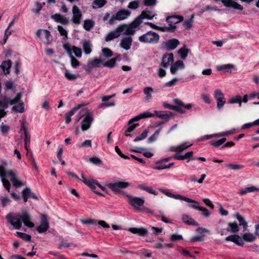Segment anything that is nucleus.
Returning a JSON list of instances; mask_svg holds the SVG:
<instances>
[{
    "label": "nucleus",
    "mask_w": 259,
    "mask_h": 259,
    "mask_svg": "<svg viewBox=\"0 0 259 259\" xmlns=\"http://www.w3.org/2000/svg\"><path fill=\"white\" fill-rule=\"evenodd\" d=\"M129 231L141 236H145L148 233V230L144 228H130Z\"/></svg>",
    "instance_id": "nucleus-28"
},
{
    "label": "nucleus",
    "mask_w": 259,
    "mask_h": 259,
    "mask_svg": "<svg viewBox=\"0 0 259 259\" xmlns=\"http://www.w3.org/2000/svg\"><path fill=\"white\" fill-rule=\"evenodd\" d=\"M139 124L138 123L130 124V121H129L128 123V127L127 128V130H126V131H125V135L126 136H130L131 135L129 134H127V133H131V132H133L137 126H139Z\"/></svg>",
    "instance_id": "nucleus-49"
},
{
    "label": "nucleus",
    "mask_w": 259,
    "mask_h": 259,
    "mask_svg": "<svg viewBox=\"0 0 259 259\" xmlns=\"http://www.w3.org/2000/svg\"><path fill=\"white\" fill-rule=\"evenodd\" d=\"M131 12L126 9L119 10L117 12L113 15L109 20V23L110 25H113L115 23L116 21H122L128 19L130 16Z\"/></svg>",
    "instance_id": "nucleus-9"
},
{
    "label": "nucleus",
    "mask_w": 259,
    "mask_h": 259,
    "mask_svg": "<svg viewBox=\"0 0 259 259\" xmlns=\"http://www.w3.org/2000/svg\"><path fill=\"white\" fill-rule=\"evenodd\" d=\"M242 103V97L240 95H236L235 97H232L229 101V103L230 104H236L239 103V106H241Z\"/></svg>",
    "instance_id": "nucleus-45"
},
{
    "label": "nucleus",
    "mask_w": 259,
    "mask_h": 259,
    "mask_svg": "<svg viewBox=\"0 0 259 259\" xmlns=\"http://www.w3.org/2000/svg\"><path fill=\"white\" fill-rule=\"evenodd\" d=\"M200 97L204 103L208 104H209L211 103V101L210 98V97L207 94H205V93L202 94L201 95Z\"/></svg>",
    "instance_id": "nucleus-61"
},
{
    "label": "nucleus",
    "mask_w": 259,
    "mask_h": 259,
    "mask_svg": "<svg viewBox=\"0 0 259 259\" xmlns=\"http://www.w3.org/2000/svg\"><path fill=\"white\" fill-rule=\"evenodd\" d=\"M36 35L39 40L45 45H49L53 40L50 32L45 29H39L37 30Z\"/></svg>",
    "instance_id": "nucleus-7"
},
{
    "label": "nucleus",
    "mask_w": 259,
    "mask_h": 259,
    "mask_svg": "<svg viewBox=\"0 0 259 259\" xmlns=\"http://www.w3.org/2000/svg\"><path fill=\"white\" fill-rule=\"evenodd\" d=\"M255 191L259 192V187H257L254 186H250L241 189L239 192V194L240 195H243L248 193L253 192Z\"/></svg>",
    "instance_id": "nucleus-31"
},
{
    "label": "nucleus",
    "mask_w": 259,
    "mask_h": 259,
    "mask_svg": "<svg viewBox=\"0 0 259 259\" xmlns=\"http://www.w3.org/2000/svg\"><path fill=\"white\" fill-rule=\"evenodd\" d=\"M97 184H98L97 181L94 179H90L86 185L89 186L92 190H94L96 186H97Z\"/></svg>",
    "instance_id": "nucleus-57"
},
{
    "label": "nucleus",
    "mask_w": 259,
    "mask_h": 259,
    "mask_svg": "<svg viewBox=\"0 0 259 259\" xmlns=\"http://www.w3.org/2000/svg\"><path fill=\"white\" fill-rule=\"evenodd\" d=\"M226 165L234 170H237L244 168V166L243 165L237 163H228L226 164Z\"/></svg>",
    "instance_id": "nucleus-48"
},
{
    "label": "nucleus",
    "mask_w": 259,
    "mask_h": 259,
    "mask_svg": "<svg viewBox=\"0 0 259 259\" xmlns=\"http://www.w3.org/2000/svg\"><path fill=\"white\" fill-rule=\"evenodd\" d=\"M45 3L41 4L38 2H36L35 3V5L36 8H33L31 10L32 12L35 13V14H38L39 13V12L42 9V5H44Z\"/></svg>",
    "instance_id": "nucleus-52"
},
{
    "label": "nucleus",
    "mask_w": 259,
    "mask_h": 259,
    "mask_svg": "<svg viewBox=\"0 0 259 259\" xmlns=\"http://www.w3.org/2000/svg\"><path fill=\"white\" fill-rule=\"evenodd\" d=\"M176 26H170L168 27L164 26V27H160L159 26L158 30H160L162 32H169V31H173L176 29Z\"/></svg>",
    "instance_id": "nucleus-58"
},
{
    "label": "nucleus",
    "mask_w": 259,
    "mask_h": 259,
    "mask_svg": "<svg viewBox=\"0 0 259 259\" xmlns=\"http://www.w3.org/2000/svg\"><path fill=\"white\" fill-rule=\"evenodd\" d=\"M227 230L235 233L239 231V226L236 223H229Z\"/></svg>",
    "instance_id": "nucleus-40"
},
{
    "label": "nucleus",
    "mask_w": 259,
    "mask_h": 259,
    "mask_svg": "<svg viewBox=\"0 0 259 259\" xmlns=\"http://www.w3.org/2000/svg\"><path fill=\"white\" fill-rule=\"evenodd\" d=\"M49 228V222L47 216L45 214H42L41 217V222L40 225L37 227L36 230L39 233H43L46 232Z\"/></svg>",
    "instance_id": "nucleus-16"
},
{
    "label": "nucleus",
    "mask_w": 259,
    "mask_h": 259,
    "mask_svg": "<svg viewBox=\"0 0 259 259\" xmlns=\"http://www.w3.org/2000/svg\"><path fill=\"white\" fill-rule=\"evenodd\" d=\"M16 234L17 236L23 239L25 241H29L31 240V236L28 234H26L24 233H22L20 232H17Z\"/></svg>",
    "instance_id": "nucleus-55"
},
{
    "label": "nucleus",
    "mask_w": 259,
    "mask_h": 259,
    "mask_svg": "<svg viewBox=\"0 0 259 259\" xmlns=\"http://www.w3.org/2000/svg\"><path fill=\"white\" fill-rule=\"evenodd\" d=\"M154 112L155 113V116L159 118L165 119L166 121L169 120V116L172 115V113L171 112L167 111H158L157 110H154Z\"/></svg>",
    "instance_id": "nucleus-24"
},
{
    "label": "nucleus",
    "mask_w": 259,
    "mask_h": 259,
    "mask_svg": "<svg viewBox=\"0 0 259 259\" xmlns=\"http://www.w3.org/2000/svg\"><path fill=\"white\" fill-rule=\"evenodd\" d=\"M178 81H179L178 78H176V77H175V78H172L171 80H170V81L166 82L164 84V87H172V86L177 84V83H178Z\"/></svg>",
    "instance_id": "nucleus-59"
},
{
    "label": "nucleus",
    "mask_w": 259,
    "mask_h": 259,
    "mask_svg": "<svg viewBox=\"0 0 259 259\" xmlns=\"http://www.w3.org/2000/svg\"><path fill=\"white\" fill-rule=\"evenodd\" d=\"M192 145V144H189L188 142H185L178 146L170 147L168 149V151L180 153L183 151L185 149L188 148V147L191 146Z\"/></svg>",
    "instance_id": "nucleus-19"
},
{
    "label": "nucleus",
    "mask_w": 259,
    "mask_h": 259,
    "mask_svg": "<svg viewBox=\"0 0 259 259\" xmlns=\"http://www.w3.org/2000/svg\"><path fill=\"white\" fill-rule=\"evenodd\" d=\"M148 133V130H145L141 134V136L136 137L134 139V142H138V141H141V140H142L145 139L147 137V136Z\"/></svg>",
    "instance_id": "nucleus-64"
},
{
    "label": "nucleus",
    "mask_w": 259,
    "mask_h": 259,
    "mask_svg": "<svg viewBox=\"0 0 259 259\" xmlns=\"http://www.w3.org/2000/svg\"><path fill=\"white\" fill-rule=\"evenodd\" d=\"M213 97L217 102V108L222 109L226 102L224 94L220 89H217L213 92Z\"/></svg>",
    "instance_id": "nucleus-11"
},
{
    "label": "nucleus",
    "mask_w": 259,
    "mask_h": 259,
    "mask_svg": "<svg viewBox=\"0 0 259 259\" xmlns=\"http://www.w3.org/2000/svg\"><path fill=\"white\" fill-rule=\"evenodd\" d=\"M107 186L112 191L119 193L120 189H124L129 187L130 183L125 181H115L109 183Z\"/></svg>",
    "instance_id": "nucleus-13"
},
{
    "label": "nucleus",
    "mask_w": 259,
    "mask_h": 259,
    "mask_svg": "<svg viewBox=\"0 0 259 259\" xmlns=\"http://www.w3.org/2000/svg\"><path fill=\"white\" fill-rule=\"evenodd\" d=\"M194 18V16L193 15L191 16V18L189 20H186L184 22L183 25L186 29H190L192 27Z\"/></svg>",
    "instance_id": "nucleus-50"
},
{
    "label": "nucleus",
    "mask_w": 259,
    "mask_h": 259,
    "mask_svg": "<svg viewBox=\"0 0 259 259\" xmlns=\"http://www.w3.org/2000/svg\"><path fill=\"white\" fill-rule=\"evenodd\" d=\"M6 219L15 229H19L23 222L25 226L33 228L34 224L31 221V218L28 212L23 210L20 213H9L6 215Z\"/></svg>",
    "instance_id": "nucleus-1"
},
{
    "label": "nucleus",
    "mask_w": 259,
    "mask_h": 259,
    "mask_svg": "<svg viewBox=\"0 0 259 259\" xmlns=\"http://www.w3.org/2000/svg\"><path fill=\"white\" fill-rule=\"evenodd\" d=\"M138 187L140 189L144 190L151 194H153L154 195H157L158 194V192L150 187L140 185L138 186Z\"/></svg>",
    "instance_id": "nucleus-43"
},
{
    "label": "nucleus",
    "mask_w": 259,
    "mask_h": 259,
    "mask_svg": "<svg viewBox=\"0 0 259 259\" xmlns=\"http://www.w3.org/2000/svg\"><path fill=\"white\" fill-rule=\"evenodd\" d=\"M234 217L238 220L240 226H243L244 231H246L247 229V223L245 221L244 218L238 213L234 214Z\"/></svg>",
    "instance_id": "nucleus-36"
},
{
    "label": "nucleus",
    "mask_w": 259,
    "mask_h": 259,
    "mask_svg": "<svg viewBox=\"0 0 259 259\" xmlns=\"http://www.w3.org/2000/svg\"><path fill=\"white\" fill-rule=\"evenodd\" d=\"M140 17H137L130 24H122L124 29L125 35H133L139 28L140 25L142 23Z\"/></svg>",
    "instance_id": "nucleus-6"
},
{
    "label": "nucleus",
    "mask_w": 259,
    "mask_h": 259,
    "mask_svg": "<svg viewBox=\"0 0 259 259\" xmlns=\"http://www.w3.org/2000/svg\"><path fill=\"white\" fill-rule=\"evenodd\" d=\"M63 47L66 51L69 56H73V53H74L75 56L77 58H80L82 56L81 49L75 46H71L69 43H65L63 44Z\"/></svg>",
    "instance_id": "nucleus-12"
},
{
    "label": "nucleus",
    "mask_w": 259,
    "mask_h": 259,
    "mask_svg": "<svg viewBox=\"0 0 259 259\" xmlns=\"http://www.w3.org/2000/svg\"><path fill=\"white\" fill-rule=\"evenodd\" d=\"M179 44V41L176 38H173L164 42L162 47L168 51L173 50L176 48Z\"/></svg>",
    "instance_id": "nucleus-17"
},
{
    "label": "nucleus",
    "mask_w": 259,
    "mask_h": 259,
    "mask_svg": "<svg viewBox=\"0 0 259 259\" xmlns=\"http://www.w3.org/2000/svg\"><path fill=\"white\" fill-rule=\"evenodd\" d=\"M143 92L145 95V100L147 102L150 101L152 98V94L154 92V89L151 87H146L144 88Z\"/></svg>",
    "instance_id": "nucleus-30"
},
{
    "label": "nucleus",
    "mask_w": 259,
    "mask_h": 259,
    "mask_svg": "<svg viewBox=\"0 0 259 259\" xmlns=\"http://www.w3.org/2000/svg\"><path fill=\"white\" fill-rule=\"evenodd\" d=\"M124 34V29L122 24L118 25L114 30L109 32L105 37V40L109 41L118 37L121 33Z\"/></svg>",
    "instance_id": "nucleus-14"
},
{
    "label": "nucleus",
    "mask_w": 259,
    "mask_h": 259,
    "mask_svg": "<svg viewBox=\"0 0 259 259\" xmlns=\"http://www.w3.org/2000/svg\"><path fill=\"white\" fill-rule=\"evenodd\" d=\"M242 239L247 242H253L256 239V237L251 233H245L243 234Z\"/></svg>",
    "instance_id": "nucleus-38"
},
{
    "label": "nucleus",
    "mask_w": 259,
    "mask_h": 259,
    "mask_svg": "<svg viewBox=\"0 0 259 259\" xmlns=\"http://www.w3.org/2000/svg\"><path fill=\"white\" fill-rule=\"evenodd\" d=\"M71 61V65L73 68H76L79 65V62L73 56H69Z\"/></svg>",
    "instance_id": "nucleus-62"
},
{
    "label": "nucleus",
    "mask_w": 259,
    "mask_h": 259,
    "mask_svg": "<svg viewBox=\"0 0 259 259\" xmlns=\"http://www.w3.org/2000/svg\"><path fill=\"white\" fill-rule=\"evenodd\" d=\"M235 69V65L231 64H224L220 66L218 68V70H224L227 72L232 73L233 70Z\"/></svg>",
    "instance_id": "nucleus-35"
},
{
    "label": "nucleus",
    "mask_w": 259,
    "mask_h": 259,
    "mask_svg": "<svg viewBox=\"0 0 259 259\" xmlns=\"http://www.w3.org/2000/svg\"><path fill=\"white\" fill-rule=\"evenodd\" d=\"M161 191L162 193L169 197L189 203V204L188 206L191 208L198 210L200 206L199 203L198 201L191 199L187 197L178 194H173L164 189H161Z\"/></svg>",
    "instance_id": "nucleus-2"
},
{
    "label": "nucleus",
    "mask_w": 259,
    "mask_h": 259,
    "mask_svg": "<svg viewBox=\"0 0 259 259\" xmlns=\"http://www.w3.org/2000/svg\"><path fill=\"white\" fill-rule=\"evenodd\" d=\"M126 196L128 204L136 211L138 212L141 211L145 203L144 199L142 197L132 196L128 194Z\"/></svg>",
    "instance_id": "nucleus-8"
},
{
    "label": "nucleus",
    "mask_w": 259,
    "mask_h": 259,
    "mask_svg": "<svg viewBox=\"0 0 259 259\" xmlns=\"http://www.w3.org/2000/svg\"><path fill=\"white\" fill-rule=\"evenodd\" d=\"M64 75L67 79L70 80H74L76 79L77 77V75L70 72L67 70H65Z\"/></svg>",
    "instance_id": "nucleus-53"
},
{
    "label": "nucleus",
    "mask_w": 259,
    "mask_h": 259,
    "mask_svg": "<svg viewBox=\"0 0 259 259\" xmlns=\"http://www.w3.org/2000/svg\"><path fill=\"white\" fill-rule=\"evenodd\" d=\"M188 52L189 50L186 48V45H184L183 47L179 49L178 54L182 59L185 60L188 56Z\"/></svg>",
    "instance_id": "nucleus-39"
},
{
    "label": "nucleus",
    "mask_w": 259,
    "mask_h": 259,
    "mask_svg": "<svg viewBox=\"0 0 259 259\" xmlns=\"http://www.w3.org/2000/svg\"><path fill=\"white\" fill-rule=\"evenodd\" d=\"M182 219L183 222L187 225L194 226H197L198 225V223L188 214H183Z\"/></svg>",
    "instance_id": "nucleus-32"
},
{
    "label": "nucleus",
    "mask_w": 259,
    "mask_h": 259,
    "mask_svg": "<svg viewBox=\"0 0 259 259\" xmlns=\"http://www.w3.org/2000/svg\"><path fill=\"white\" fill-rule=\"evenodd\" d=\"M21 98L22 94L21 93H17L16 96L11 100H9V98L6 96H2L0 100V107L6 109L9 105H13L19 103Z\"/></svg>",
    "instance_id": "nucleus-10"
},
{
    "label": "nucleus",
    "mask_w": 259,
    "mask_h": 259,
    "mask_svg": "<svg viewBox=\"0 0 259 259\" xmlns=\"http://www.w3.org/2000/svg\"><path fill=\"white\" fill-rule=\"evenodd\" d=\"M107 3L106 0H94L92 3L94 9H98L103 7Z\"/></svg>",
    "instance_id": "nucleus-41"
},
{
    "label": "nucleus",
    "mask_w": 259,
    "mask_h": 259,
    "mask_svg": "<svg viewBox=\"0 0 259 259\" xmlns=\"http://www.w3.org/2000/svg\"><path fill=\"white\" fill-rule=\"evenodd\" d=\"M227 241H231L239 246H243L244 242L242 237L241 238L239 235H232L227 237L225 239Z\"/></svg>",
    "instance_id": "nucleus-22"
},
{
    "label": "nucleus",
    "mask_w": 259,
    "mask_h": 259,
    "mask_svg": "<svg viewBox=\"0 0 259 259\" xmlns=\"http://www.w3.org/2000/svg\"><path fill=\"white\" fill-rule=\"evenodd\" d=\"M51 18L56 22L60 23L62 24L67 25L69 24V20L66 17L60 14H54L51 16Z\"/></svg>",
    "instance_id": "nucleus-27"
},
{
    "label": "nucleus",
    "mask_w": 259,
    "mask_h": 259,
    "mask_svg": "<svg viewBox=\"0 0 259 259\" xmlns=\"http://www.w3.org/2000/svg\"><path fill=\"white\" fill-rule=\"evenodd\" d=\"M116 61V59L115 58H112L103 63V66L107 67L109 68L113 67Z\"/></svg>",
    "instance_id": "nucleus-54"
},
{
    "label": "nucleus",
    "mask_w": 259,
    "mask_h": 259,
    "mask_svg": "<svg viewBox=\"0 0 259 259\" xmlns=\"http://www.w3.org/2000/svg\"><path fill=\"white\" fill-rule=\"evenodd\" d=\"M92 45L90 41L84 40L82 41V48L86 55H89L92 51Z\"/></svg>",
    "instance_id": "nucleus-33"
},
{
    "label": "nucleus",
    "mask_w": 259,
    "mask_h": 259,
    "mask_svg": "<svg viewBox=\"0 0 259 259\" xmlns=\"http://www.w3.org/2000/svg\"><path fill=\"white\" fill-rule=\"evenodd\" d=\"M183 20V17L181 16H171L167 17L166 21L170 26H176L175 25Z\"/></svg>",
    "instance_id": "nucleus-23"
},
{
    "label": "nucleus",
    "mask_w": 259,
    "mask_h": 259,
    "mask_svg": "<svg viewBox=\"0 0 259 259\" xmlns=\"http://www.w3.org/2000/svg\"><path fill=\"white\" fill-rule=\"evenodd\" d=\"M0 202L1 206L3 207H5L9 205L11 203L12 201L9 196L5 195L0 197Z\"/></svg>",
    "instance_id": "nucleus-37"
},
{
    "label": "nucleus",
    "mask_w": 259,
    "mask_h": 259,
    "mask_svg": "<svg viewBox=\"0 0 259 259\" xmlns=\"http://www.w3.org/2000/svg\"><path fill=\"white\" fill-rule=\"evenodd\" d=\"M24 147L27 151H28V146L30 143V135L29 134L24 135Z\"/></svg>",
    "instance_id": "nucleus-56"
},
{
    "label": "nucleus",
    "mask_w": 259,
    "mask_h": 259,
    "mask_svg": "<svg viewBox=\"0 0 259 259\" xmlns=\"http://www.w3.org/2000/svg\"><path fill=\"white\" fill-rule=\"evenodd\" d=\"M225 222L224 221H220L216 227L217 233L220 234L221 236L225 235L226 229L223 228Z\"/></svg>",
    "instance_id": "nucleus-42"
},
{
    "label": "nucleus",
    "mask_w": 259,
    "mask_h": 259,
    "mask_svg": "<svg viewBox=\"0 0 259 259\" xmlns=\"http://www.w3.org/2000/svg\"><path fill=\"white\" fill-rule=\"evenodd\" d=\"M72 22L76 25L80 24L82 18V13L79 8L76 5L73 6L72 9Z\"/></svg>",
    "instance_id": "nucleus-15"
},
{
    "label": "nucleus",
    "mask_w": 259,
    "mask_h": 259,
    "mask_svg": "<svg viewBox=\"0 0 259 259\" xmlns=\"http://www.w3.org/2000/svg\"><path fill=\"white\" fill-rule=\"evenodd\" d=\"M174 62V55L172 53H169L163 56L161 65L164 68L169 66Z\"/></svg>",
    "instance_id": "nucleus-20"
},
{
    "label": "nucleus",
    "mask_w": 259,
    "mask_h": 259,
    "mask_svg": "<svg viewBox=\"0 0 259 259\" xmlns=\"http://www.w3.org/2000/svg\"><path fill=\"white\" fill-rule=\"evenodd\" d=\"M102 53L104 57L109 58L113 55L112 51L107 48H103L102 49Z\"/></svg>",
    "instance_id": "nucleus-47"
},
{
    "label": "nucleus",
    "mask_w": 259,
    "mask_h": 259,
    "mask_svg": "<svg viewBox=\"0 0 259 259\" xmlns=\"http://www.w3.org/2000/svg\"><path fill=\"white\" fill-rule=\"evenodd\" d=\"M94 22L91 19L85 20L83 22V28L87 31H90L94 26Z\"/></svg>",
    "instance_id": "nucleus-44"
},
{
    "label": "nucleus",
    "mask_w": 259,
    "mask_h": 259,
    "mask_svg": "<svg viewBox=\"0 0 259 259\" xmlns=\"http://www.w3.org/2000/svg\"><path fill=\"white\" fill-rule=\"evenodd\" d=\"M12 66V62L10 60L3 61L0 68L2 69L3 73L8 74L10 72V68Z\"/></svg>",
    "instance_id": "nucleus-26"
},
{
    "label": "nucleus",
    "mask_w": 259,
    "mask_h": 259,
    "mask_svg": "<svg viewBox=\"0 0 259 259\" xmlns=\"http://www.w3.org/2000/svg\"><path fill=\"white\" fill-rule=\"evenodd\" d=\"M132 37L131 36H126L123 37L120 42V46L125 50H129L132 44Z\"/></svg>",
    "instance_id": "nucleus-21"
},
{
    "label": "nucleus",
    "mask_w": 259,
    "mask_h": 259,
    "mask_svg": "<svg viewBox=\"0 0 259 259\" xmlns=\"http://www.w3.org/2000/svg\"><path fill=\"white\" fill-rule=\"evenodd\" d=\"M12 110L19 113H22L24 111V104L23 103H19L17 106H14Z\"/></svg>",
    "instance_id": "nucleus-51"
},
{
    "label": "nucleus",
    "mask_w": 259,
    "mask_h": 259,
    "mask_svg": "<svg viewBox=\"0 0 259 259\" xmlns=\"http://www.w3.org/2000/svg\"><path fill=\"white\" fill-rule=\"evenodd\" d=\"M185 67L184 62L181 60L177 61L175 63H173L170 68V73L174 75L181 70H183Z\"/></svg>",
    "instance_id": "nucleus-18"
},
{
    "label": "nucleus",
    "mask_w": 259,
    "mask_h": 259,
    "mask_svg": "<svg viewBox=\"0 0 259 259\" xmlns=\"http://www.w3.org/2000/svg\"><path fill=\"white\" fill-rule=\"evenodd\" d=\"M7 165V162L5 160L2 161V164L0 166H3V174L5 175V178L7 177L10 178L11 181L12 182L13 186L18 188L22 186H24L25 183H23L17 179V174L15 171L12 170H6V167Z\"/></svg>",
    "instance_id": "nucleus-3"
},
{
    "label": "nucleus",
    "mask_w": 259,
    "mask_h": 259,
    "mask_svg": "<svg viewBox=\"0 0 259 259\" xmlns=\"http://www.w3.org/2000/svg\"><path fill=\"white\" fill-rule=\"evenodd\" d=\"M103 63V61L100 59L97 58H94L93 59H90L88 61V63L87 67L90 68L93 67H98L100 64Z\"/></svg>",
    "instance_id": "nucleus-34"
},
{
    "label": "nucleus",
    "mask_w": 259,
    "mask_h": 259,
    "mask_svg": "<svg viewBox=\"0 0 259 259\" xmlns=\"http://www.w3.org/2000/svg\"><path fill=\"white\" fill-rule=\"evenodd\" d=\"M81 117H83V119L81 122V130L84 131L90 127L91 123L93 121V117L89 111L86 109H83L81 111L77 122H78Z\"/></svg>",
    "instance_id": "nucleus-4"
},
{
    "label": "nucleus",
    "mask_w": 259,
    "mask_h": 259,
    "mask_svg": "<svg viewBox=\"0 0 259 259\" xmlns=\"http://www.w3.org/2000/svg\"><path fill=\"white\" fill-rule=\"evenodd\" d=\"M156 14L155 12L146 9L143 11L141 15L138 17H140L143 21V19L151 20L155 16H156Z\"/></svg>",
    "instance_id": "nucleus-25"
},
{
    "label": "nucleus",
    "mask_w": 259,
    "mask_h": 259,
    "mask_svg": "<svg viewBox=\"0 0 259 259\" xmlns=\"http://www.w3.org/2000/svg\"><path fill=\"white\" fill-rule=\"evenodd\" d=\"M15 86L14 85V83L12 80H7L5 81L4 84V89L5 91H7L9 90H15Z\"/></svg>",
    "instance_id": "nucleus-46"
},
{
    "label": "nucleus",
    "mask_w": 259,
    "mask_h": 259,
    "mask_svg": "<svg viewBox=\"0 0 259 259\" xmlns=\"http://www.w3.org/2000/svg\"><path fill=\"white\" fill-rule=\"evenodd\" d=\"M3 166H0V179L3 183L4 187L10 192L11 184L9 181L5 178V175L3 174Z\"/></svg>",
    "instance_id": "nucleus-29"
},
{
    "label": "nucleus",
    "mask_w": 259,
    "mask_h": 259,
    "mask_svg": "<svg viewBox=\"0 0 259 259\" xmlns=\"http://www.w3.org/2000/svg\"><path fill=\"white\" fill-rule=\"evenodd\" d=\"M159 39V34L151 30L139 37V41L144 44H156L158 42Z\"/></svg>",
    "instance_id": "nucleus-5"
},
{
    "label": "nucleus",
    "mask_w": 259,
    "mask_h": 259,
    "mask_svg": "<svg viewBox=\"0 0 259 259\" xmlns=\"http://www.w3.org/2000/svg\"><path fill=\"white\" fill-rule=\"evenodd\" d=\"M198 210L200 211L202 213V214L206 218L209 217L210 215V212L205 207L200 206L198 209Z\"/></svg>",
    "instance_id": "nucleus-63"
},
{
    "label": "nucleus",
    "mask_w": 259,
    "mask_h": 259,
    "mask_svg": "<svg viewBox=\"0 0 259 259\" xmlns=\"http://www.w3.org/2000/svg\"><path fill=\"white\" fill-rule=\"evenodd\" d=\"M57 29L59 32L60 35L63 36L64 39H66L68 38L67 32L65 29L63 28L62 26H58L57 27Z\"/></svg>",
    "instance_id": "nucleus-60"
}]
</instances>
